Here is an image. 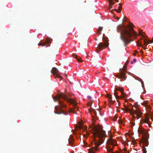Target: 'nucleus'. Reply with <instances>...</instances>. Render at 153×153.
Returning a JSON list of instances; mask_svg holds the SVG:
<instances>
[{"label":"nucleus","instance_id":"f257e3e1","mask_svg":"<svg viewBox=\"0 0 153 153\" xmlns=\"http://www.w3.org/2000/svg\"><path fill=\"white\" fill-rule=\"evenodd\" d=\"M94 139L89 144L91 148L88 149V153H96L98 147L102 143L104 140V138L107 135L105 134V131L102 129V126H94L91 128Z\"/></svg>","mask_w":153,"mask_h":153},{"label":"nucleus","instance_id":"f03ea898","mask_svg":"<svg viewBox=\"0 0 153 153\" xmlns=\"http://www.w3.org/2000/svg\"><path fill=\"white\" fill-rule=\"evenodd\" d=\"M132 24L130 23L127 26L119 25L117 27V32H120V38L124 43V45L126 47L131 41L130 39L131 36L135 39L137 38L138 34L133 28Z\"/></svg>","mask_w":153,"mask_h":153},{"label":"nucleus","instance_id":"7ed1b4c3","mask_svg":"<svg viewBox=\"0 0 153 153\" xmlns=\"http://www.w3.org/2000/svg\"><path fill=\"white\" fill-rule=\"evenodd\" d=\"M62 98L64 100H67V101L70 102V103L73 105V109H70L69 111L70 112H72L74 114H76V110L79 111V108L77 106L76 103L73 100L69 99L68 97L64 93H62L58 95V97L56 99H54V101L56 102V100L59 99V98Z\"/></svg>","mask_w":153,"mask_h":153},{"label":"nucleus","instance_id":"20e7f679","mask_svg":"<svg viewBox=\"0 0 153 153\" xmlns=\"http://www.w3.org/2000/svg\"><path fill=\"white\" fill-rule=\"evenodd\" d=\"M125 110L127 112H129L133 116L134 118H136L137 120L141 117L143 114L142 112L138 110H136L135 111H133L130 108L127 107L125 108Z\"/></svg>","mask_w":153,"mask_h":153},{"label":"nucleus","instance_id":"39448f33","mask_svg":"<svg viewBox=\"0 0 153 153\" xmlns=\"http://www.w3.org/2000/svg\"><path fill=\"white\" fill-rule=\"evenodd\" d=\"M59 106H56L55 107V109L56 110H57L59 108L60 111L59 112H54L55 113L58 114H65V113L64 111L62 110L61 108L62 107H65L66 106V105L63 103L62 101H61L60 100H59Z\"/></svg>","mask_w":153,"mask_h":153},{"label":"nucleus","instance_id":"423d86ee","mask_svg":"<svg viewBox=\"0 0 153 153\" xmlns=\"http://www.w3.org/2000/svg\"><path fill=\"white\" fill-rule=\"evenodd\" d=\"M126 67L125 66H123L122 71L120 73L119 75H117L116 76L117 77H119L118 78L123 79V80H124L126 78V77L125 76L126 73L125 72L126 71Z\"/></svg>","mask_w":153,"mask_h":153},{"label":"nucleus","instance_id":"0eeeda50","mask_svg":"<svg viewBox=\"0 0 153 153\" xmlns=\"http://www.w3.org/2000/svg\"><path fill=\"white\" fill-rule=\"evenodd\" d=\"M51 73L54 75L55 78L56 77H58L60 79H62L63 78L60 75V73L59 72L58 70L55 67L52 68V69L51 71Z\"/></svg>","mask_w":153,"mask_h":153},{"label":"nucleus","instance_id":"6e6552de","mask_svg":"<svg viewBox=\"0 0 153 153\" xmlns=\"http://www.w3.org/2000/svg\"><path fill=\"white\" fill-rule=\"evenodd\" d=\"M108 45V44L107 43L101 42L99 44L97 45L98 49L96 50V52L97 53L99 52V50L102 49L104 48L105 47H107Z\"/></svg>","mask_w":153,"mask_h":153},{"label":"nucleus","instance_id":"1a4fd4ad","mask_svg":"<svg viewBox=\"0 0 153 153\" xmlns=\"http://www.w3.org/2000/svg\"><path fill=\"white\" fill-rule=\"evenodd\" d=\"M150 116L152 117V115L150 116L149 114L147 115L145 117V119L143 120L142 121V122L143 123L147 124L148 126L150 128L151 126V125L149 120V118Z\"/></svg>","mask_w":153,"mask_h":153},{"label":"nucleus","instance_id":"9d476101","mask_svg":"<svg viewBox=\"0 0 153 153\" xmlns=\"http://www.w3.org/2000/svg\"><path fill=\"white\" fill-rule=\"evenodd\" d=\"M116 143V141L112 139V136L111 135L109 138L107 140L106 143L108 145H112L113 147H114L116 145V144H115Z\"/></svg>","mask_w":153,"mask_h":153},{"label":"nucleus","instance_id":"9b49d317","mask_svg":"<svg viewBox=\"0 0 153 153\" xmlns=\"http://www.w3.org/2000/svg\"><path fill=\"white\" fill-rule=\"evenodd\" d=\"M106 97L108 98V101L111 104H113L114 103L115 100H112V97L111 95L109 94H108L106 95Z\"/></svg>","mask_w":153,"mask_h":153},{"label":"nucleus","instance_id":"f8f14e48","mask_svg":"<svg viewBox=\"0 0 153 153\" xmlns=\"http://www.w3.org/2000/svg\"><path fill=\"white\" fill-rule=\"evenodd\" d=\"M138 134H144L145 133L144 129L142 128L139 127L137 129Z\"/></svg>","mask_w":153,"mask_h":153},{"label":"nucleus","instance_id":"ddd939ff","mask_svg":"<svg viewBox=\"0 0 153 153\" xmlns=\"http://www.w3.org/2000/svg\"><path fill=\"white\" fill-rule=\"evenodd\" d=\"M149 43H153V37L152 40H147L146 39L144 40V45H146V47L149 44Z\"/></svg>","mask_w":153,"mask_h":153},{"label":"nucleus","instance_id":"4468645a","mask_svg":"<svg viewBox=\"0 0 153 153\" xmlns=\"http://www.w3.org/2000/svg\"><path fill=\"white\" fill-rule=\"evenodd\" d=\"M73 57L75 58L78 62H81L82 61V59L76 54L72 55Z\"/></svg>","mask_w":153,"mask_h":153},{"label":"nucleus","instance_id":"2eb2a0df","mask_svg":"<svg viewBox=\"0 0 153 153\" xmlns=\"http://www.w3.org/2000/svg\"><path fill=\"white\" fill-rule=\"evenodd\" d=\"M108 0V2L109 3V8L110 9H111L112 7H113V6L114 5V4L115 3L114 2H113V1L114 0H111V1L112 2H113V4H112L111 3V4H110L109 1V0ZM114 1L116 2H119V1L118 0H114Z\"/></svg>","mask_w":153,"mask_h":153},{"label":"nucleus","instance_id":"dca6fc26","mask_svg":"<svg viewBox=\"0 0 153 153\" xmlns=\"http://www.w3.org/2000/svg\"><path fill=\"white\" fill-rule=\"evenodd\" d=\"M142 143L145 144L146 146H148V141L146 138H145L143 140Z\"/></svg>","mask_w":153,"mask_h":153},{"label":"nucleus","instance_id":"f3484780","mask_svg":"<svg viewBox=\"0 0 153 153\" xmlns=\"http://www.w3.org/2000/svg\"><path fill=\"white\" fill-rule=\"evenodd\" d=\"M114 96H115V98L116 99H119L120 98H121V97H120L119 96L117 95V92H116L115 91H114Z\"/></svg>","mask_w":153,"mask_h":153},{"label":"nucleus","instance_id":"a211bd4d","mask_svg":"<svg viewBox=\"0 0 153 153\" xmlns=\"http://www.w3.org/2000/svg\"><path fill=\"white\" fill-rule=\"evenodd\" d=\"M143 105H144L146 108H148L149 106L147 104V102H144L143 103Z\"/></svg>","mask_w":153,"mask_h":153},{"label":"nucleus","instance_id":"6ab92c4d","mask_svg":"<svg viewBox=\"0 0 153 153\" xmlns=\"http://www.w3.org/2000/svg\"><path fill=\"white\" fill-rule=\"evenodd\" d=\"M73 140L72 138H70L68 139L69 143L71 145L72 144H73Z\"/></svg>","mask_w":153,"mask_h":153},{"label":"nucleus","instance_id":"aec40b11","mask_svg":"<svg viewBox=\"0 0 153 153\" xmlns=\"http://www.w3.org/2000/svg\"><path fill=\"white\" fill-rule=\"evenodd\" d=\"M131 108H131V109L132 111H135L136 110H139L140 111V110H139L137 108H136V107H135V106L134 107V108L135 109H134L133 108V106H132V105H131V106H130V108H131Z\"/></svg>","mask_w":153,"mask_h":153},{"label":"nucleus","instance_id":"412c9836","mask_svg":"<svg viewBox=\"0 0 153 153\" xmlns=\"http://www.w3.org/2000/svg\"><path fill=\"white\" fill-rule=\"evenodd\" d=\"M115 90L116 91H119L121 92L123 91L124 90L123 88H115Z\"/></svg>","mask_w":153,"mask_h":153},{"label":"nucleus","instance_id":"4be33fe9","mask_svg":"<svg viewBox=\"0 0 153 153\" xmlns=\"http://www.w3.org/2000/svg\"><path fill=\"white\" fill-rule=\"evenodd\" d=\"M103 27H100L98 30V33L99 34L101 33V31L102 30Z\"/></svg>","mask_w":153,"mask_h":153},{"label":"nucleus","instance_id":"5701e85b","mask_svg":"<svg viewBox=\"0 0 153 153\" xmlns=\"http://www.w3.org/2000/svg\"><path fill=\"white\" fill-rule=\"evenodd\" d=\"M122 97L123 98H126V94L124 92V90L122 91V92H121Z\"/></svg>","mask_w":153,"mask_h":153},{"label":"nucleus","instance_id":"b1692460","mask_svg":"<svg viewBox=\"0 0 153 153\" xmlns=\"http://www.w3.org/2000/svg\"><path fill=\"white\" fill-rule=\"evenodd\" d=\"M118 8H119L118 10H117L116 9L115 10L116 11H117V12L120 13V11L121 10V9H122V6H119Z\"/></svg>","mask_w":153,"mask_h":153},{"label":"nucleus","instance_id":"393cba45","mask_svg":"<svg viewBox=\"0 0 153 153\" xmlns=\"http://www.w3.org/2000/svg\"><path fill=\"white\" fill-rule=\"evenodd\" d=\"M113 149L110 148L109 146H108L107 148V150L108 152H111L112 151Z\"/></svg>","mask_w":153,"mask_h":153},{"label":"nucleus","instance_id":"a878e982","mask_svg":"<svg viewBox=\"0 0 153 153\" xmlns=\"http://www.w3.org/2000/svg\"><path fill=\"white\" fill-rule=\"evenodd\" d=\"M51 42L50 41V40L49 39H47L46 40L45 43V44H51Z\"/></svg>","mask_w":153,"mask_h":153},{"label":"nucleus","instance_id":"bb28decb","mask_svg":"<svg viewBox=\"0 0 153 153\" xmlns=\"http://www.w3.org/2000/svg\"><path fill=\"white\" fill-rule=\"evenodd\" d=\"M38 45L39 46H41V45H42L43 46H45V43H42L41 42H39L38 44Z\"/></svg>","mask_w":153,"mask_h":153},{"label":"nucleus","instance_id":"cd10ccee","mask_svg":"<svg viewBox=\"0 0 153 153\" xmlns=\"http://www.w3.org/2000/svg\"><path fill=\"white\" fill-rule=\"evenodd\" d=\"M137 61V60L135 59H133V62H131V64H133V62H136Z\"/></svg>","mask_w":153,"mask_h":153},{"label":"nucleus","instance_id":"c85d7f7f","mask_svg":"<svg viewBox=\"0 0 153 153\" xmlns=\"http://www.w3.org/2000/svg\"><path fill=\"white\" fill-rule=\"evenodd\" d=\"M137 45L142 47L143 45L140 42L137 44Z\"/></svg>","mask_w":153,"mask_h":153},{"label":"nucleus","instance_id":"c756f323","mask_svg":"<svg viewBox=\"0 0 153 153\" xmlns=\"http://www.w3.org/2000/svg\"><path fill=\"white\" fill-rule=\"evenodd\" d=\"M146 150L145 148L143 149V153H146Z\"/></svg>","mask_w":153,"mask_h":153},{"label":"nucleus","instance_id":"7c9ffc66","mask_svg":"<svg viewBox=\"0 0 153 153\" xmlns=\"http://www.w3.org/2000/svg\"><path fill=\"white\" fill-rule=\"evenodd\" d=\"M92 111H93V112H94V113L95 115H96L97 113L95 110H94V109H93V110H92Z\"/></svg>","mask_w":153,"mask_h":153},{"label":"nucleus","instance_id":"2f4dec72","mask_svg":"<svg viewBox=\"0 0 153 153\" xmlns=\"http://www.w3.org/2000/svg\"><path fill=\"white\" fill-rule=\"evenodd\" d=\"M97 110H98V111H99V114H100V109L99 108L97 109Z\"/></svg>","mask_w":153,"mask_h":153},{"label":"nucleus","instance_id":"473e14b6","mask_svg":"<svg viewBox=\"0 0 153 153\" xmlns=\"http://www.w3.org/2000/svg\"><path fill=\"white\" fill-rule=\"evenodd\" d=\"M123 123V121L122 120H119V123L120 124L122 123Z\"/></svg>","mask_w":153,"mask_h":153},{"label":"nucleus","instance_id":"72a5a7b5","mask_svg":"<svg viewBox=\"0 0 153 153\" xmlns=\"http://www.w3.org/2000/svg\"><path fill=\"white\" fill-rule=\"evenodd\" d=\"M111 0H109V1L110 3V4H111V3H112V4H113V2H112L111 1Z\"/></svg>","mask_w":153,"mask_h":153},{"label":"nucleus","instance_id":"f704fd0d","mask_svg":"<svg viewBox=\"0 0 153 153\" xmlns=\"http://www.w3.org/2000/svg\"><path fill=\"white\" fill-rule=\"evenodd\" d=\"M88 98L89 100H91V97L90 96H88Z\"/></svg>","mask_w":153,"mask_h":153},{"label":"nucleus","instance_id":"c9c22d12","mask_svg":"<svg viewBox=\"0 0 153 153\" xmlns=\"http://www.w3.org/2000/svg\"><path fill=\"white\" fill-rule=\"evenodd\" d=\"M138 80H139V81H140V82H141L142 81V80L140 78L139 79H137Z\"/></svg>","mask_w":153,"mask_h":153},{"label":"nucleus","instance_id":"e433bc0d","mask_svg":"<svg viewBox=\"0 0 153 153\" xmlns=\"http://www.w3.org/2000/svg\"><path fill=\"white\" fill-rule=\"evenodd\" d=\"M142 31H140L139 32V34L140 35H142Z\"/></svg>","mask_w":153,"mask_h":153},{"label":"nucleus","instance_id":"4c0bfd02","mask_svg":"<svg viewBox=\"0 0 153 153\" xmlns=\"http://www.w3.org/2000/svg\"><path fill=\"white\" fill-rule=\"evenodd\" d=\"M118 4L119 5V6H122V4H121V3H119V4Z\"/></svg>","mask_w":153,"mask_h":153},{"label":"nucleus","instance_id":"58836bf2","mask_svg":"<svg viewBox=\"0 0 153 153\" xmlns=\"http://www.w3.org/2000/svg\"><path fill=\"white\" fill-rule=\"evenodd\" d=\"M140 53H143V51H140Z\"/></svg>","mask_w":153,"mask_h":153},{"label":"nucleus","instance_id":"ea45409f","mask_svg":"<svg viewBox=\"0 0 153 153\" xmlns=\"http://www.w3.org/2000/svg\"><path fill=\"white\" fill-rule=\"evenodd\" d=\"M79 128H82V126H79Z\"/></svg>","mask_w":153,"mask_h":153},{"label":"nucleus","instance_id":"a19ab883","mask_svg":"<svg viewBox=\"0 0 153 153\" xmlns=\"http://www.w3.org/2000/svg\"><path fill=\"white\" fill-rule=\"evenodd\" d=\"M136 53H134L133 55L134 56H135L136 55Z\"/></svg>","mask_w":153,"mask_h":153},{"label":"nucleus","instance_id":"79ce46f5","mask_svg":"<svg viewBox=\"0 0 153 153\" xmlns=\"http://www.w3.org/2000/svg\"><path fill=\"white\" fill-rule=\"evenodd\" d=\"M143 49L144 50H146V48H144V47H143Z\"/></svg>","mask_w":153,"mask_h":153},{"label":"nucleus","instance_id":"37998d69","mask_svg":"<svg viewBox=\"0 0 153 153\" xmlns=\"http://www.w3.org/2000/svg\"><path fill=\"white\" fill-rule=\"evenodd\" d=\"M117 102H118L119 103H120V102H119V101H117Z\"/></svg>","mask_w":153,"mask_h":153},{"label":"nucleus","instance_id":"c03bdc74","mask_svg":"<svg viewBox=\"0 0 153 153\" xmlns=\"http://www.w3.org/2000/svg\"><path fill=\"white\" fill-rule=\"evenodd\" d=\"M120 81H122V80H121V79H120Z\"/></svg>","mask_w":153,"mask_h":153},{"label":"nucleus","instance_id":"a18cd8bd","mask_svg":"<svg viewBox=\"0 0 153 153\" xmlns=\"http://www.w3.org/2000/svg\"><path fill=\"white\" fill-rule=\"evenodd\" d=\"M124 150H126V149H124Z\"/></svg>","mask_w":153,"mask_h":153},{"label":"nucleus","instance_id":"49530a36","mask_svg":"<svg viewBox=\"0 0 153 153\" xmlns=\"http://www.w3.org/2000/svg\"><path fill=\"white\" fill-rule=\"evenodd\" d=\"M48 45L49 46H50V45Z\"/></svg>","mask_w":153,"mask_h":153}]
</instances>
